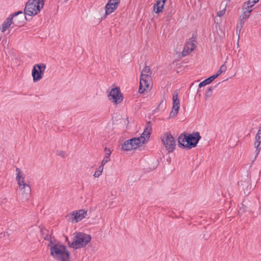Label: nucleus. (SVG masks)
Here are the masks:
<instances>
[{
	"label": "nucleus",
	"mask_w": 261,
	"mask_h": 261,
	"mask_svg": "<svg viewBox=\"0 0 261 261\" xmlns=\"http://www.w3.org/2000/svg\"><path fill=\"white\" fill-rule=\"evenodd\" d=\"M244 10V13L241 16V18H242L243 19L245 20H246L250 16L249 13H251L252 11V9H243Z\"/></svg>",
	"instance_id": "26"
},
{
	"label": "nucleus",
	"mask_w": 261,
	"mask_h": 261,
	"mask_svg": "<svg viewBox=\"0 0 261 261\" xmlns=\"http://www.w3.org/2000/svg\"><path fill=\"white\" fill-rule=\"evenodd\" d=\"M74 241L70 243L68 242V246L75 249L85 247L91 240V237L83 232H79L74 233Z\"/></svg>",
	"instance_id": "3"
},
{
	"label": "nucleus",
	"mask_w": 261,
	"mask_h": 261,
	"mask_svg": "<svg viewBox=\"0 0 261 261\" xmlns=\"http://www.w3.org/2000/svg\"><path fill=\"white\" fill-rule=\"evenodd\" d=\"M173 106L171 111L170 113L169 118L175 117L177 115L179 109V100L178 99V93L176 90L174 91L172 95Z\"/></svg>",
	"instance_id": "10"
},
{
	"label": "nucleus",
	"mask_w": 261,
	"mask_h": 261,
	"mask_svg": "<svg viewBox=\"0 0 261 261\" xmlns=\"http://www.w3.org/2000/svg\"><path fill=\"white\" fill-rule=\"evenodd\" d=\"M255 140L261 141V127H259L255 136Z\"/></svg>",
	"instance_id": "32"
},
{
	"label": "nucleus",
	"mask_w": 261,
	"mask_h": 261,
	"mask_svg": "<svg viewBox=\"0 0 261 261\" xmlns=\"http://www.w3.org/2000/svg\"><path fill=\"white\" fill-rule=\"evenodd\" d=\"M105 151H108L109 152H106L105 154V156L104 157L103 159L101 161V165L104 166L107 162H108L110 161V158L111 155V151L109 149H108L107 148H105Z\"/></svg>",
	"instance_id": "23"
},
{
	"label": "nucleus",
	"mask_w": 261,
	"mask_h": 261,
	"mask_svg": "<svg viewBox=\"0 0 261 261\" xmlns=\"http://www.w3.org/2000/svg\"><path fill=\"white\" fill-rule=\"evenodd\" d=\"M151 131V125L150 121H147L145 128L141 136L138 138H133L129 139V143L132 145L133 149H136L140 146L141 143L143 144L147 142L146 138L148 139Z\"/></svg>",
	"instance_id": "4"
},
{
	"label": "nucleus",
	"mask_w": 261,
	"mask_h": 261,
	"mask_svg": "<svg viewBox=\"0 0 261 261\" xmlns=\"http://www.w3.org/2000/svg\"><path fill=\"white\" fill-rule=\"evenodd\" d=\"M45 1V0H44V2Z\"/></svg>",
	"instance_id": "42"
},
{
	"label": "nucleus",
	"mask_w": 261,
	"mask_h": 261,
	"mask_svg": "<svg viewBox=\"0 0 261 261\" xmlns=\"http://www.w3.org/2000/svg\"><path fill=\"white\" fill-rule=\"evenodd\" d=\"M50 255L61 261H70V253L63 245L55 244L50 248Z\"/></svg>",
	"instance_id": "2"
},
{
	"label": "nucleus",
	"mask_w": 261,
	"mask_h": 261,
	"mask_svg": "<svg viewBox=\"0 0 261 261\" xmlns=\"http://www.w3.org/2000/svg\"><path fill=\"white\" fill-rule=\"evenodd\" d=\"M44 5V0H34V2H31L30 6L34 9H36L37 12L39 13Z\"/></svg>",
	"instance_id": "18"
},
{
	"label": "nucleus",
	"mask_w": 261,
	"mask_h": 261,
	"mask_svg": "<svg viewBox=\"0 0 261 261\" xmlns=\"http://www.w3.org/2000/svg\"><path fill=\"white\" fill-rule=\"evenodd\" d=\"M87 213V211L83 209L73 212L71 215L70 219L75 221V222H78L85 218Z\"/></svg>",
	"instance_id": "12"
},
{
	"label": "nucleus",
	"mask_w": 261,
	"mask_h": 261,
	"mask_svg": "<svg viewBox=\"0 0 261 261\" xmlns=\"http://www.w3.org/2000/svg\"><path fill=\"white\" fill-rule=\"evenodd\" d=\"M167 0H157L154 4L153 8L156 13H159L162 12L164 4Z\"/></svg>",
	"instance_id": "19"
},
{
	"label": "nucleus",
	"mask_w": 261,
	"mask_h": 261,
	"mask_svg": "<svg viewBox=\"0 0 261 261\" xmlns=\"http://www.w3.org/2000/svg\"><path fill=\"white\" fill-rule=\"evenodd\" d=\"M215 79V76H214L213 75L212 76L206 79L200 83L199 84V87L200 88L207 84H211Z\"/></svg>",
	"instance_id": "22"
},
{
	"label": "nucleus",
	"mask_w": 261,
	"mask_h": 261,
	"mask_svg": "<svg viewBox=\"0 0 261 261\" xmlns=\"http://www.w3.org/2000/svg\"><path fill=\"white\" fill-rule=\"evenodd\" d=\"M66 241H67L68 243V242H70L68 241V239L67 237H66Z\"/></svg>",
	"instance_id": "40"
},
{
	"label": "nucleus",
	"mask_w": 261,
	"mask_h": 261,
	"mask_svg": "<svg viewBox=\"0 0 261 261\" xmlns=\"http://www.w3.org/2000/svg\"><path fill=\"white\" fill-rule=\"evenodd\" d=\"M239 28V26L238 25L237 27V30H238Z\"/></svg>",
	"instance_id": "41"
},
{
	"label": "nucleus",
	"mask_w": 261,
	"mask_h": 261,
	"mask_svg": "<svg viewBox=\"0 0 261 261\" xmlns=\"http://www.w3.org/2000/svg\"><path fill=\"white\" fill-rule=\"evenodd\" d=\"M21 15L17 17L15 16L13 23L16 26L21 27L24 25L27 20H28L29 19H28L25 15H23V14H21Z\"/></svg>",
	"instance_id": "16"
},
{
	"label": "nucleus",
	"mask_w": 261,
	"mask_h": 261,
	"mask_svg": "<svg viewBox=\"0 0 261 261\" xmlns=\"http://www.w3.org/2000/svg\"><path fill=\"white\" fill-rule=\"evenodd\" d=\"M46 69L44 64H35L33 68L32 75L34 82L40 81L42 78V75Z\"/></svg>",
	"instance_id": "7"
},
{
	"label": "nucleus",
	"mask_w": 261,
	"mask_h": 261,
	"mask_svg": "<svg viewBox=\"0 0 261 261\" xmlns=\"http://www.w3.org/2000/svg\"><path fill=\"white\" fill-rule=\"evenodd\" d=\"M227 67L225 64H223L219 68V69L223 72L226 70Z\"/></svg>",
	"instance_id": "35"
},
{
	"label": "nucleus",
	"mask_w": 261,
	"mask_h": 261,
	"mask_svg": "<svg viewBox=\"0 0 261 261\" xmlns=\"http://www.w3.org/2000/svg\"><path fill=\"white\" fill-rule=\"evenodd\" d=\"M64 154H65V152L64 151H61L59 153V155H60V156H62V157H64Z\"/></svg>",
	"instance_id": "38"
},
{
	"label": "nucleus",
	"mask_w": 261,
	"mask_h": 261,
	"mask_svg": "<svg viewBox=\"0 0 261 261\" xmlns=\"http://www.w3.org/2000/svg\"><path fill=\"white\" fill-rule=\"evenodd\" d=\"M31 2H34V0H29L26 3L24 10L25 15L32 16L37 15L38 13V12H37V11H36V9H34L31 7V6H30Z\"/></svg>",
	"instance_id": "15"
},
{
	"label": "nucleus",
	"mask_w": 261,
	"mask_h": 261,
	"mask_svg": "<svg viewBox=\"0 0 261 261\" xmlns=\"http://www.w3.org/2000/svg\"><path fill=\"white\" fill-rule=\"evenodd\" d=\"M120 0H109L105 6L106 15H109L114 12L120 4Z\"/></svg>",
	"instance_id": "11"
},
{
	"label": "nucleus",
	"mask_w": 261,
	"mask_h": 261,
	"mask_svg": "<svg viewBox=\"0 0 261 261\" xmlns=\"http://www.w3.org/2000/svg\"><path fill=\"white\" fill-rule=\"evenodd\" d=\"M239 186L241 187L242 191L245 195H248L252 190V186L250 183V179H247L244 181H241L240 184L239 183Z\"/></svg>",
	"instance_id": "14"
},
{
	"label": "nucleus",
	"mask_w": 261,
	"mask_h": 261,
	"mask_svg": "<svg viewBox=\"0 0 261 261\" xmlns=\"http://www.w3.org/2000/svg\"><path fill=\"white\" fill-rule=\"evenodd\" d=\"M40 232L44 239H46L49 235L48 230L43 227L41 228Z\"/></svg>",
	"instance_id": "27"
},
{
	"label": "nucleus",
	"mask_w": 261,
	"mask_h": 261,
	"mask_svg": "<svg viewBox=\"0 0 261 261\" xmlns=\"http://www.w3.org/2000/svg\"><path fill=\"white\" fill-rule=\"evenodd\" d=\"M162 141L165 147L169 152H172L175 149V141L171 134L166 133L162 138Z\"/></svg>",
	"instance_id": "6"
},
{
	"label": "nucleus",
	"mask_w": 261,
	"mask_h": 261,
	"mask_svg": "<svg viewBox=\"0 0 261 261\" xmlns=\"http://www.w3.org/2000/svg\"><path fill=\"white\" fill-rule=\"evenodd\" d=\"M196 45L194 42H188L184 47V49L182 53V56H186L189 52L193 51Z\"/></svg>",
	"instance_id": "20"
},
{
	"label": "nucleus",
	"mask_w": 261,
	"mask_h": 261,
	"mask_svg": "<svg viewBox=\"0 0 261 261\" xmlns=\"http://www.w3.org/2000/svg\"><path fill=\"white\" fill-rule=\"evenodd\" d=\"M213 87H210L208 88V89H207V91H206L205 94V97L206 98H208V97H210L211 96H212V91L213 90Z\"/></svg>",
	"instance_id": "31"
},
{
	"label": "nucleus",
	"mask_w": 261,
	"mask_h": 261,
	"mask_svg": "<svg viewBox=\"0 0 261 261\" xmlns=\"http://www.w3.org/2000/svg\"><path fill=\"white\" fill-rule=\"evenodd\" d=\"M16 171L17 172V176H16V180L17 181H19L22 180V178H24L21 174L20 170L17 168Z\"/></svg>",
	"instance_id": "30"
},
{
	"label": "nucleus",
	"mask_w": 261,
	"mask_h": 261,
	"mask_svg": "<svg viewBox=\"0 0 261 261\" xmlns=\"http://www.w3.org/2000/svg\"><path fill=\"white\" fill-rule=\"evenodd\" d=\"M201 138L198 132L192 134L183 133L178 138V146L188 150L191 149L197 146Z\"/></svg>",
	"instance_id": "1"
},
{
	"label": "nucleus",
	"mask_w": 261,
	"mask_h": 261,
	"mask_svg": "<svg viewBox=\"0 0 261 261\" xmlns=\"http://www.w3.org/2000/svg\"><path fill=\"white\" fill-rule=\"evenodd\" d=\"M195 37H194L193 36L192 37V38H191V41L190 42H194V41H195Z\"/></svg>",
	"instance_id": "39"
},
{
	"label": "nucleus",
	"mask_w": 261,
	"mask_h": 261,
	"mask_svg": "<svg viewBox=\"0 0 261 261\" xmlns=\"http://www.w3.org/2000/svg\"><path fill=\"white\" fill-rule=\"evenodd\" d=\"M19 14H22V11H19L16 12H15L13 13L12 15H10V17H8L6 21L4 22L2 25V28L1 29V31L2 32H5L7 29H8L11 24L13 23L12 22L13 19L14 17L18 16Z\"/></svg>",
	"instance_id": "13"
},
{
	"label": "nucleus",
	"mask_w": 261,
	"mask_h": 261,
	"mask_svg": "<svg viewBox=\"0 0 261 261\" xmlns=\"http://www.w3.org/2000/svg\"><path fill=\"white\" fill-rule=\"evenodd\" d=\"M225 11H226V9L225 8H223L222 10L217 12V16H219V17H221L222 16H223L225 13Z\"/></svg>",
	"instance_id": "33"
},
{
	"label": "nucleus",
	"mask_w": 261,
	"mask_h": 261,
	"mask_svg": "<svg viewBox=\"0 0 261 261\" xmlns=\"http://www.w3.org/2000/svg\"><path fill=\"white\" fill-rule=\"evenodd\" d=\"M259 0H249L247 2L244 3L243 9H251L256 3H257Z\"/></svg>",
	"instance_id": "21"
},
{
	"label": "nucleus",
	"mask_w": 261,
	"mask_h": 261,
	"mask_svg": "<svg viewBox=\"0 0 261 261\" xmlns=\"http://www.w3.org/2000/svg\"><path fill=\"white\" fill-rule=\"evenodd\" d=\"M149 72V67L145 66L143 68L140 76V85L139 88V92L140 93H143L149 87L150 76H149L146 73Z\"/></svg>",
	"instance_id": "5"
},
{
	"label": "nucleus",
	"mask_w": 261,
	"mask_h": 261,
	"mask_svg": "<svg viewBox=\"0 0 261 261\" xmlns=\"http://www.w3.org/2000/svg\"><path fill=\"white\" fill-rule=\"evenodd\" d=\"M108 96L109 100H112L115 105L120 103L123 100V96L119 87L112 89Z\"/></svg>",
	"instance_id": "9"
},
{
	"label": "nucleus",
	"mask_w": 261,
	"mask_h": 261,
	"mask_svg": "<svg viewBox=\"0 0 261 261\" xmlns=\"http://www.w3.org/2000/svg\"><path fill=\"white\" fill-rule=\"evenodd\" d=\"M17 183L21 192L22 199L25 201L28 200L31 193L30 186L24 182V178H22L21 180L17 181Z\"/></svg>",
	"instance_id": "8"
},
{
	"label": "nucleus",
	"mask_w": 261,
	"mask_h": 261,
	"mask_svg": "<svg viewBox=\"0 0 261 261\" xmlns=\"http://www.w3.org/2000/svg\"><path fill=\"white\" fill-rule=\"evenodd\" d=\"M221 73H222V72L219 69L216 73L215 74H214L213 76H215V78L216 79L217 77H218Z\"/></svg>",
	"instance_id": "37"
},
{
	"label": "nucleus",
	"mask_w": 261,
	"mask_h": 261,
	"mask_svg": "<svg viewBox=\"0 0 261 261\" xmlns=\"http://www.w3.org/2000/svg\"><path fill=\"white\" fill-rule=\"evenodd\" d=\"M103 166L100 165L99 166L98 170L96 171L94 174V176L95 177H98L101 174L103 170Z\"/></svg>",
	"instance_id": "28"
},
{
	"label": "nucleus",
	"mask_w": 261,
	"mask_h": 261,
	"mask_svg": "<svg viewBox=\"0 0 261 261\" xmlns=\"http://www.w3.org/2000/svg\"><path fill=\"white\" fill-rule=\"evenodd\" d=\"M250 202L248 201L243 200L238 211L239 214H242L247 211L252 212V210Z\"/></svg>",
	"instance_id": "17"
},
{
	"label": "nucleus",
	"mask_w": 261,
	"mask_h": 261,
	"mask_svg": "<svg viewBox=\"0 0 261 261\" xmlns=\"http://www.w3.org/2000/svg\"><path fill=\"white\" fill-rule=\"evenodd\" d=\"M165 106V103L164 102V100H162L160 103L158 105L157 107V109H159L160 107H163V106Z\"/></svg>",
	"instance_id": "36"
},
{
	"label": "nucleus",
	"mask_w": 261,
	"mask_h": 261,
	"mask_svg": "<svg viewBox=\"0 0 261 261\" xmlns=\"http://www.w3.org/2000/svg\"><path fill=\"white\" fill-rule=\"evenodd\" d=\"M245 20L244 19H243L242 18H241V19L240 21V29H239L240 31H241V28L243 27V26L245 23Z\"/></svg>",
	"instance_id": "34"
},
{
	"label": "nucleus",
	"mask_w": 261,
	"mask_h": 261,
	"mask_svg": "<svg viewBox=\"0 0 261 261\" xmlns=\"http://www.w3.org/2000/svg\"><path fill=\"white\" fill-rule=\"evenodd\" d=\"M122 148L126 151L133 150L132 145L129 143V140H126L122 144Z\"/></svg>",
	"instance_id": "25"
},
{
	"label": "nucleus",
	"mask_w": 261,
	"mask_h": 261,
	"mask_svg": "<svg viewBox=\"0 0 261 261\" xmlns=\"http://www.w3.org/2000/svg\"><path fill=\"white\" fill-rule=\"evenodd\" d=\"M45 240L49 241V243L48 245V246L50 247V248L51 246L54 245V241H55V238H52L50 234L48 236V237H47V239Z\"/></svg>",
	"instance_id": "29"
},
{
	"label": "nucleus",
	"mask_w": 261,
	"mask_h": 261,
	"mask_svg": "<svg viewBox=\"0 0 261 261\" xmlns=\"http://www.w3.org/2000/svg\"><path fill=\"white\" fill-rule=\"evenodd\" d=\"M254 147L255 148V155L254 158L256 159L261 149V141L255 140Z\"/></svg>",
	"instance_id": "24"
}]
</instances>
